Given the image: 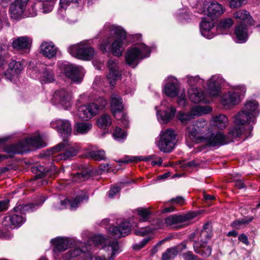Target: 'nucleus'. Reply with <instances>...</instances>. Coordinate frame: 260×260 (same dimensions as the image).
I'll return each instance as SVG.
<instances>
[{
	"mask_svg": "<svg viewBox=\"0 0 260 260\" xmlns=\"http://www.w3.org/2000/svg\"><path fill=\"white\" fill-rule=\"evenodd\" d=\"M100 34L106 36L101 45V50L104 52L111 51L116 56H121L124 49L122 41L126 37L124 30L119 26L107 24Z\"/></svg>",
	"mask_w": 260,
	"mask_h": 260,
	"instance_id": "obj_1",
	"label": "nucleus"
},
{
	"mask_svg": "<svg viewBox=\"0 0 260 260\" xmlns=\"http://www.w3.org/2000/svg\"><path fill=\"white\" fill-rule=\"evenodd\" d=\"M185 137L192 141L204 143L209 147L217 146L222 142L221 140H223V138L220 133H215L209 130L202 135L194 123L189 125L186 128Z\"/></svg>",
	"mask_w": 260,
	"mask_h": 260,
	"instance_id": "obj_2",
	"label": "nucleus"
},
{
	"mask_svg": "<svg viewBox=\"0 0 260 260\" xmlns=\"http://www.w3.org/2000/svg\"><path fill=\"white\" fill-rule=\"evenodd\" d=\"M68 51L73 56L84 60H91L95 54L94 48L83 42L70 46Z\"/></svg>",
	"mask_w": 260,
	"mask_h": 260,
	"instance_id": "obj_3",
	"label": "nucleus"
},
{
	"mask_svg": "<svg viewBox=\"0 0 260 260\" xmlns=\"http://www.w3.org/2000/svg\"><path fill=\"white\" fill-rule=\"evenodd\" d=\"M79 147L75 144L69 142L68 139H63L52 148V154L54 152H60V158L63 160L70 159L76 156L79 152Z\"/></svg>",
	"mask_w": 260,
	"mask_h": 260,
	"instance_id": "obj_4",
	"label": "nucleus"
},
{
	"mask_svg": "<svg viewBox=\"0 0 260 260\" xmlns=\"http://www.w3.org/2000/svg\"><path fill=\"white\" fill-rule=\"evenodd\" d=\"M46 145L40 135L26 138L17 143V154H24L29 152L30 148H40Z\"/></svg>",
	"mask_w": 260,
	"mask_h": 260,
	"instance_id": "obj_5",
	"label": "nucleus"
},
{
	"mask_svg": "<svg viewBox=\"0 0 260 260\" xmlns=\"http://www.w3.org/2000/svg\"><path fill=\"white\" fill-rule=\"evenodd\" d=\"M176 142V134L172 129H167L161 132L158 143L159 150L165 153L172 151Z\"/></svg>",
	"mask_w": 260,
	"mask_h": 260,
	"instance_id": "obj_6",
	"label": "nucleus"
},
{
	"mask_svg": "<svg viewBox=\"0 0 260 260\" xmlns=\"http://www.w3.org/2000/svg\"><path fill=\"white\" fill-rule=\"evenodd\" d=\"M150 53L149 48L145 44L141 46V48L134 47L129 50L125 56L126 63L133 68H135L137 64L138 61L144 57L147 56L145 54Z\"/></svg>",
	"mask_w": 260,
	"mask_h": 260,
	"instance_id": "obj_7",
	"label": "nucleus"
},
{
	"mask_svg": "<svg viewBox=\"0 0 260 260\" xmlns=\"http://www.w3.org/2000/svg\"><path fill=\"white\" fill-rule=\"evenodd\" d=\"M59 68L61 72L73 82L76 83L81 82L82 79L80 74L82 69L81 67L76 66L69 63H61L59 66Z\"/></svg>",
	"mask_w": 260,
	"mask_h": 260,
	"instance_id": "obj_8",
	"label": "nucleus"
},
{
	"mask_svg": "<svg viewBox=\"0 0 260 260\" xmlns=\"http://www.w3.org/2000/svg\"><path fill=\"white\" fill-rule=\"evenodd\" d=\"M251 113H248L245 110H242L235 116L234 122L236 125H240L244 127L245 129H247L248 136L253 129V126L250 124L251 122L253 124L255 123V117L252 116Z\"/></svg>",
	"mask_w": 260,
	"mask_h": 260,
	"instance_id": "obj_9",
	"label": "nucleus"
},
{
	"mask_svg": "<svg viewBox=\"0 0 260 260\" xmlns=\"http://www.w3.org/2000/svg\"><path fill=\"white\" fill-rule=\"evenodd\" d=\"M51 127L56 129L63 139H67L71 136L72 127L70 122L66 119H58L50 123Z\"/></svg>",
	"mask_w": 260,
	"mask_h": 260,
	"instance_id": "obj_10",
	"label": "nucleus"
},
{
	"mask_svg": "<svg viewBox=\"0 0 260 260\" xmlns=\"http://www.w3.org/2000/svg\"><path fill=\"white\" fill-rule=\"evenodd\" d=\"M211 109L209 108L197 106L192 110L191 113H184L179 112L177 114V117L183 124H186L194 118V116L201 115L203 113H207Z\"/></svg>",
	"mask_w": 260,
	"mask_h": 260,
	"instance_id": "obj_11",
	"label": "nucleus"
},
{
	"mask_svg": "<svg viewBox=\"0 0 260 260\" xmlns=\"http://www.w3.org/2000/svg\"><path fill=\"white\" fill-rule=\"evenodd\" d=\"M99 108L95 103L81 106L78 108L77 116L81 120L86 121L96 114Z\"/></svg>",
	"mask_w": 260,
	"mask_h": 260,
	"instance_id": "obj_12",
	"label": "nucleus"
},
{
	"mask_svg": "<svg viewBox=\"0 0 260 260\" xmlns=\"http://www.w3.org/2000/svg\"><path fill=\"white\" fill-rule=\"evenodd\" d=\"M71 95L70 92L64 89L56 90L53 96L52 102L54 104H59L65 109L71 105Z\"/></svg>",
	"mask_w": 260,
	"mask_h": 260,
	"instance_id": "obj_13",
	"label": "nucleus"
},
{
	"mask_svg": "<svg viewBox=\"0 0 260 260\" xmlns=\"http://www.w3.org/2000/svg\"><path fill=\"white\" fill-rule=\"evenodd\" d=\"M107 65L109 71L107 75V79L109 84L114 86L116 81L120 78L121 75L118 63L112 59H110L108 61Z\"/></svg>",
	"mask_w": 260,
	"mask_h": 260,
	"instance_id": "obj_14",
	"label": "nucleus"
},
{
	"mask_svg": "<svg viewBox=\"0 0 260 260\" xmlns=\"http://www.w3.org/2000/svg\"><path fill=\"white\" fill-rule=\"evenodd\" d=\"M133 226L129 222L124 221L118 225L110 226L109 232L112 235L117 238H121L128 235Z\"/></svg>",
	"mask_w": 260,
	"mask_h": 260,
	"instance_id": "obj_15",
	"label": "nucleus"
},
{
	"mask_svg": "<svg viewBox=\"0 0 260 260\" xmlns=\"http://www.w3.org/2000/svg\"><path fill=\"white\" fill-rule=\"evenodd\" d=\"M245 89L242 88L240 91L237 89L233 91H230L225 94L222 99V104L224 105H233L239 103L241 96L245 93Z\"/></svg>",
	"mask_w": 260,
	"mask_h": 260,
	"instance_id": "obj_16",
	"label": "nucleus"
},
{
	"mask_svg": "<svg viewBox=\"0 0 260 260\" xmlns=\"http://www.w3.org/2000/svg\"><path fill=\"white\" fill-rule=\"evenodd\" d=\"M244 129L245 134L246 135L247 132L246 131H247V129H245L244 127L240 125H236L234 127L230 130L226 136L220 132H215V133H220L223 137V140H221L222 142L218 144L217 146H221L233 141V139L239 137L242 135Z\"/></svg>",
	"mask_w": 260,
	"mask_h": 260,
	"instance_id": "obj_17",
	"label": "nucleus"
},
{
	"mask_svg": "<svg viewBox=\"0 0 260 260\" xmlns=\"http://www.w3.org/2000/svg\"><path fill=\"white\" fill-rule=\"evenodd\" d=\"M31 170L32 173L36 175L38 178L44 177H54L57 173L56 168L55 166L51 165L49 169L41 165H37L31 167Z\"/></svg>",
	"mask_w": 260,
	"mask_h": 260,
	"instance_id": "obj_18",
	"label": "nucleus"
},
{
	"mask_svg": "<svg viewBox=\"0 0 260 260\" xmlns=\"http://www.w3.org/2000/svg\"><path fill=\"white\" fill-rule=\"evenodd\" d=\"M212 235V227L210 223L207 222L203 226L202 230L198 236L197 240L194 241H200V242H207L211 239ZM195 237V233L190 235L189 239L193 241V238Z\"/></svg>",
	"mask_w": 260,
	"mask_h": 260,
	"instance_id": "obj_19",
	"label": "nucleus"
},
{
	"mask_svg": "<svg viewBox=\"0 0 260 260\" xmlns=\"http://www.w3.org/2000/svg\"><path fill=\"white\" fill-rule=\"evenodd\" d=\"M193 248L194 252L203 258L209 257L212 253V247L207 242L193 241Z\"/></svg>",
	"mask_w": 260,
	"mask_h": 260,
	"instance_id": "obj_20",
	"label": "nucleus"
},
{
	"mask_svg": "<svg viewBox=\"0 0 260 260\" xmlns=\"http://www.w3.org/2000/svg\"><path fill=\"white\" fill-rule=\"evenodd\" d=\"M193 213H188L184 215L174 214L168 216L165 219V222L168 226L184 223L194 217Z\"/></svg>",
	"mask_w": 260,
	"mask_h": 260,
	"instance_id": "obj_21",
	"label": "nucleus"
},
{
	"mask_svg": "<svg viewBox=\"0 0 260 260\" xmlns=\"http://www.w3.org/2000/svg\"><path fill=\"white\" fill-rule=\"evenodd\" d=\"M31 44V39L27 36L17 37V55L28 54Z\"/></svg>",
	"mask_w": 260,
	"mask_h": 260,
	"instance_id": "obj_22",
	"label": "nucleus"
},
{
	"mask_svg": "<svg viewBox=\"0 0 260 260\" xmlns=\"http://www.w3.org/2000/svg\"><path fill=\"white\" fill-rule=\"evenodd\" d=\"M111 110L113 116L117 118V114H121L124 107L122 98L118 94H112L111 96Z\"/></svg>",
	"mask_w": 260,
	"mask_h": 260,
	"instance_id": "obj_23",
	"label": "nucleus"
},
{
	"mask_svg": "<svg viewBox=\"0 0 260 260\" xmlns=\"http://www.w3.org/2000/svg\"><path fill=\"white\" fill-rule=\"evenodd\" d=\"M88 198L89 197L87 193H82L76 196L73 200L65 199L62 201L60 204L61 206H64V208H67L66 206L69 205L71 209H76L84 201L87 202Z\"/></svg>",
	"mask_w": 260,
	"mask_h": 260,
	"instance_id": "obj_24",
	"label": "nucleus"
},
{
	"mask_svg": "<svg viewBox=\"0 0 260 260\" xmlns=\"http://www.w3.org/2000/svg\"><path fill=\"white\" fill-rule=\"evenodd\" d=\"M46 200V197L44 196L37 197L35 199L36 203H29L27 204H20L17 206V212L18 211L21 214H25L26 212L32 211L36 209V206L42 205Z\"/></svg>",
	"mask_w": 260,
	"mask_h": 260,
	"instance_id": "obj_25",
	"label": "nucleus"
},
{
	"mask_svg": "<svg viewBox=\"0 0 260 260\" xmlns=\"http://www.w3.org/2000/svg\"><path fill=\"white\" fill-rule=\"evenodd\" d=\"M234 17L240 24L246 23L247 25L254 24V20L249 12L244 9L236 11L233 14Z\"/></svg>",
	"mask_w": 260,
	"mask_h": 260,
	"instance_id": "obj_26",
	"label": "nucleus"
},
{
	"mask_svg": "<svg viewBox=\"0 0 260 260\" xmlns=\"http://www.w3.org/2000/svg\"><path fill=\"white\" fill-rule=\"evenodd\" d=\"M40 53L50 59L56 56L57 48L52 42H44L40 47Z\"/></svg>",
	"mask_w": 260,
	"mask_h": 260,
	"instance_id": "obj_27",
	"label": "nucleus"
},
{
	"mask_svg": "<svg viewBox=\"0 0 260 260\" xmlns=\"http://www.w3.org/2000/svg\"><path fill=\"white\" fill-rule=\"evenodd\" d=\"M29 0H17V20L19 19L36 16V11L33 13L26 11V6Z\"/></svg>",
	"mask_w": 260,
	"mask_h": 260,
	"instance_id": "obj_28",
	"label": "nucleus"
},
{
	"mask_svg": "<svg viewBox=\"0 0 260 260\" xmlns=\"http://www.w3.org/2000/svg\"><path fill=\"white\" fill-rule=\"evenodd\" d=\"M207 15L210 17H217L224 12L223 6L216 2H211L207 8Z\"/></svg>",
	"mask_w": 260,
	"mask_h": 260,
	"instance_id": "obj_29",
	"label": "nucleus"
},
{
	"mask_svg": "<svg viewBox=\"0 0 260 260\" xmlns=\"http://www.w3.org/2000/svg\"><path fill=\"white\" fill-rule=\"evenodd\" d=\"M176 109L171 107L167 110H160L157 112V115L158 120L162 123H167L174 116Z\"/></svg>",
	"mask_w": 260,
	"mask_h": 260,
	"instance_id": "obj_30",
	"label": "nucleus"
},
{
	"mask_svg": "<svg viewBox=\"0 0 260 260\" xmlns=\"http://www.w3.org/2000/svg\"><path fill=\"white\" fill-rule=\"evenodd\" d=\"M188 96L190 100L194 103H199L204 101L205 99L204 91L195 87H191L188 89Z\"/></svg>",
	"mask_w": 260,
	"mask_h": 260,
	"instance_id": "obj_31",
	"label": "nucleus"
},
{
	"mask_svg": "<svg viewBox=\"0 0 260 260\" xmlns=\"http://www.w3.org/2000/svg\"><path fill=\"white\" fill-rule=\"evenodd\" d=\"M51 243L54 247V251L57 253L66 250L69 242L66 239L56 238L51 240Z\"/></svg>",
	"mask_w": 260,
	"mask_h": 260,
	"instance_id": "obj_32",
	"label": "nucleus"
},
{
	"mask_svg": "<svg viewBox=\"0 0 260 260\" xmlns=\"http://www.w3.org/2000/svg\"><path fill=\"white\" fill-rule=\"evenodd\" d=\"M235 34L241 43L245 42L247 38V25L246 24H238L235 27Z\"/></svg>",
	"mask_w": 260,
	"mask_h": 260,
	"instance_id": "obj_33",
	"label": "nucleus"
},
{
	"mask_svg": "<svg viewBox=\"0 0 260 260\" xmlns=\"http://www.w3.org/2000/svg\"><path fill=\"white\" fill-rule=\"evenodd\" d=\"M212 122L214 126L220 129H223L226 126L228 119L224 115L220 114L213 117Z\"/></svg>",
	"mask_w": 260,
	"mask_h": 260,
	"instance_id": "obj_34",
	"label": "nucleus"
},
{
	"mask_svg": "<svg viewBox=\"0 0 260 260\" xmlns=\"http://www.w3.org/2000/svg\"><path fill=\"white\" fill-rule=\"evenodd\" d=\"M208 87V92L210 96L214 97L219 95L220 85L218 83L215 81L214 76L210 79Z\"/></svg>",
	"mask_w": 260,
	"mask_h": 260,
	"instance_id": "obj_35",
	"label": "nucleus"
},
{
	"mask_svg": "<svg viewBox=\"0 0 260 260\" xmlns=\"http://www.w3.org/2000/svg\"><path fill=\"white\" fill-rule=\"evenodd\" d=\"M92 127V124L89 122H78L74 126L75 134H85L87 133Z\"/></svg>",
	"mask_w": 260,
	"mask_h": 260,
	"instance_id": "obj_36",
	"label": "nucleus"
},
{
	"mask_svg": "<svg viewBox=\"0 0 260 260\" xmlns=\"http://www.w3.org/2000/svg\"><path fill=\"white\" fill-rule=\"evenodd\" d=\"M91 170L86 169L73 175V180L75 182L84 181L87 180L92 175Z\"/></svg>",
	"mask_w": 260,
	"mask_h": 260,
	"instance_id": "obj_37",
	"label": "nucleus"
},
{
	"mask_svg": "<svg viewBox=\"0 0 260 260\" xmlns=\"http://www.w3.org/2000/svg\"><path fill=\"white\" fill-rule=\"evenodd\" d=\"M244 110L256 117L259 113L258 104L254 101H249L245 105Z\"/></svg>",
	"mask_w": 260,
	"mask_h": 260,
	"instance_id": "obj_38",
	"label": "nucleus"
},
{
	"mask_svg": "<svg viewBox=\"0 0 260 260\" xmlns=\"http://www.w3.org/2000/svg\"><path fill=\"white\" fill-rule=\"evenodd\" d=\"M55 80V76L51 70L45 69L41 76L40 81L42 84L52 82Z\"/></svg>",
	"mask_w": 260,
	"mask_h": 260,
	"instance_id": "obj_39",
	"label": "nucleus"
},
{
	"mask_svg": "<svg viewBox=\"0 0 260 260\" xmlns=\"http://www.w3.org/2000/svg\"><path fill=\"white\" fill-rule=\"evenodd\" d=\"M156 155L152 154L148 156H130L126 157L125 159L122 161V162L128 163V162H136L140 161H148L151 159H157Z\"/></svg>",
	"mask_w": 260,
	"mask_h": 260,
	"instance_id": "obj_40",
	"label": "nucleus"
},
{
	"mask_svg": "<svg viewBox=\"0 0 260 260\" xmlns=\"http://www.w3.org/2000/svg\"><path fill=\"white\" fill-rule=\"evenodd\" d=\"M194 124L202 135H204V133L208 132L209 130L213 132L211 127H208L207 121L203 119H198Z\"/></svg>",
	"mask_w": 260,
	"mask_h": 260,
	"instance_id": "obj_41",
	"label": "nucleus"
},
{
	"mask_svg": "<svg viewBox=\"0 0 260 260\" xmlns=\"http://www.w3.org/2000/svg\"><path fill=\"white\" fill-rule=\"evenodd\" d=\"M164 91L169 96L174 97L178 94V87L174 82H170L166 84Z\"/></svg>",
	"mask_w": 260,
	"mask_h": 260,
	"instance_id": "obj_42",
	"label": "nucleus"
},
{
	"mask_svg": "<svg viewBox=\"0 0 260 260\" xmlns=\"http://www.w3.org/2000/svg\"><path fill=\"white\" fill-rule=\"evenodd\" d=\"M16 61L15 60H12V61L9 64L8 69L6 71L5 75L7 79L12 81L16 75Z\"/></svg>",
	"mask_w": 260,
	"mask_h": 260,
	"instance_id": "obj_43",
	"label": "nucleus"
},
{
	"mask_svg": "<svg viewBox=\"0 0 260 260\" xmlns=\"http://www.w3.org/2000/svg\"><path fill=\"white\" fill-rule=\"evenodd\" d=\"M112 123L111 117L108 114H104L102 115L97 120V124L100 128H106L110 126Z\"/></svg>",
	"mask_w": 260,
	"mask_h": 260,
	"instance_id": "obj_44",
	"label": "nucleus"
},
{
	"mask_svg": "<svg viewBox=\"0 0 260 260\" xmlns=\"http://www.w3.org/2000/svg\"><path fill=\"white\" fill-rule=\"evenodd\" d=\"M3 225L11 229H15L16 228V214H13L6 216L3 221Z\"/></svg>",
	"mask_w": 260,
	"mask_h": 260,
	"instance_id": "obj_45",
	"label": "nucleus"
},
{
	"mask_svg": "<svg viewBox=\"0 0 260 260\" xmlns=\"http://www.w3.org/2000/svg\"><path fill=\"white\" fill-rule=\"evenodd\" d=\"M178 253L177 249L175 247L168 248L162 253V260H170L174 258L177 255Z\"/></svg>",
	"mask_w": 260,
	"mask_h": 260,
	"instance_id": "obj_46",
	"label": "nucleus"
},
{
	"mask_svg": "<svg viewBox=\"0 0 260 260\" xmlns=\"http://www.w3.org/2000/svg\"><path fill=\"white\" fill-rule=\"evenodd\" d=\"M4 150L7 152V155L0 154V161L8 157H13L16 153V146L15 145H8L5 147Z\"/></svg>",
	"mask_w": 260,
	"mask_h": 260,
	"instance_id": "obj_47",
	"label": "nucleus"
},
{
	"mask_svg": "<svg viewBox=\"0 0 260 260\" xmlns=\"http://www.w3.org/2000/svg\"><path fill=\"white\" fill-rule=\"evenodd\" d=\"M214 27L213 22L203 19L200 24L201 31L203 36H206V33L209 32Z\"/></svg>",
	"mask_w": 260,
	"mask_h": 260,
	"instance_id": "obj_48",
	"label": "nucleus"
},
{
	"mask_svg": "<svg viewBox=\"0 0 260 260\" xmlns=\"http://www.w3.org/2000/svg\"><path fill=\"white\" fill-rule=\"evenodd\" d=\"M88 155L96 161L104 160L106 158L105 152L104 150H92L88 153Z\"/></svg>",
	"mask_w": 260,
	"mask_h": 260,
	"instance_id": "obj_49",
	"label": "nucleus"
},
{
	"mask_svg": "<svg viewBox=\"0 0 260 260\" xmlns=\"http://www.w3.org/2000/svg\"><path fill=\"white\" fill-rule=\"evenodd\" d=\"M253 217H250L249 219L243 218L241 220H236L233 222L231 225L234 228L240 229L248 224L253 220Z\"/></svg>",
	"mask_w": 260,
	"mask_h": 260,
	"instance_id": "obj_50",
	"label": "nucleus"
},
{
	"mask_svg": "<svg viewBox=\"0 0 260 260\" xmlns=\"http://www.w3.org/2000/svg\"><path fill=\"white\" fill-rule=\"evenodd\" d=\"M82 253L83 251L79 248L71 249L65 254L63 257L64 260H72Z\"/></svg>",
	"mask_w": 260,
	"mask_h": 260,
	"instance_id": "obj_51",
	"label": "nucleus"
},
{
	"mask_svg": "<svg viewBox=\"0 0 260 260\" xmlns=\"http://www.w3.org/2000/svg\"><path fill=\"white\" fill-rule=\"evenodd\" d=\"M138 215L140 217V221L142 222L148 221L151 214L147 209L140 208L137 210Z\"/></svg>",
	"mask_w": 260,
	"mask_h": 260,
	"instance_id": "obj_52",
	"label": "nucleus"
},
{
	"mask_svg": "<svg viewBox=\"0 0 260 260\" xmlns=\"http://www.w3.org/2000/svg\"><path fill=\"white\" fill-rule=\"evenodd\" d=\"M233 24V21L231 18H225L220 20L217 25L218 29H226L230 28Z\"/></svg>",
	"mask_w": 260,
	"mask_h": 260,
	"instance_id": "obj_53",
	"label": "nucleus"
},
{
	"mask_svg": "<svg viewBox=\"0 0 260 260\" xmlns=\"http://www.w3.org/2000/svg\"><path fill=\"white\" fill-rule=\"evenodd\" d=\"M113 136L115 139L120 141L124 139L126 137V135L120 127H116L113 133Z\"/></svg>",
	"mask_w": 260,
	"mask_h": 260,
	"instance_id": "obj_54",
	"label": "nucleus"
},
{
	"mask_svg": "<svg viewBox=\"0 0 260 260\" xmlns=\"http://www.w3.org/2000/svg\"><path fill=\"white\" fill-rule=\"evenodd\" d=\"M187 78L188 79L187 83L190 86V88L203 82L199 76H191L188 75Z\"/></svg>",
	"mask_w": 260,
	"mask_h": 260,
	"instance_id": "obj_55",
	"label": "nucleus"
},
{
	"mask_svg": "<svg viewBox=\"0 0 260 260\" xmlns=\"http://www.w3.org/2000/svg\"><path fill=\"white\" fill-rule=\"evenodd\" d=\"M6 48L5 45L0 44V67L5 63L6 58L10 56L8 53L4 52Z\"/></svg>",
	"mask_w": 260,
	"mask_h": 260,
	"instance_id": "obj_56",
	"label": "nucleus"
},
{
	"mask_svg": "<svg viewBox=\"0 0 260 260\" xmlns=\"http://www.w3.org/2000/svg\"><path fill=\"white\" fill-rule=\"evenodd\" d=\"M182 256L184 260H204L203 258H199L197 255L193 254L191 251L182 253Z\"/></svg>",
	"mask_w": 260,
	"mask_h": 260,
	"instance_id": "obj_57",
	"label": "nucleus"
},
{
	"mask_svg": "<svg viewBox=\"0 0 260 260\" xmlns=\"http://www.w3.org/2000/svg\"><path fill=\"white\" fill-rule=\"evenodd\" d=\"M9 14L10 17L14 20H16V0H15L10 6Z\"/></svg>",
	"mask_w": 260,
	"mask_h": 260,
	"instance_id": "obj_58",
	"label": "nucleus"
},
{
	"mask_svg": "<svg viewBox=\"0 0 260 260\" xmlns=\"http://www.w3.org/2000/svg\"><path fill=\"white\" fill-rule=\"evenodd\" d=\"M156 229V228H149L147 227L146 229H142L141 230H135V234L136 235L144 236L149 233L152 232L154 230Z\"/></svg>",
	"mask_w": 260,
	"mask_h": 260,
	"instance_id": "obj_59",
	"label": "nucleus"
},
{
	"mask_svg": "<svg viewBox=\"0 0 260 260\" xmlns=\"http://www.w3.org/2000/svg\"><path fill=\"white\" fill-rule=\"evenodd\" d=\"M246 0H231L230 6L231 8L240 7L246 4Z\"/></svg>",
	"mask_w": 260,
	"mask_h": 260,
	"instance_id": "obj_60",
	"label": "nucleus"
},
{
	"mask_svg": "<svg viewBox=\"0 0 260 260\" xmlns=\"http://www.w3.org/2000/svg\"><path fill=\"white\" fill-rule=\"evenodd\" d=\"M109 246L111 247L112 251L110 258L113 259L116 253L118 251L119 248L118 243L117 241H113L110 243Z\"/></svg>",
	"mask_w": 260,
	"mask_h": 260,
	"instance_id": "obj_61",
	"label": "nucleus"
},
{
	"mask_svg": "<svg viewBox=\"0 0 260 260\" xmlns=\"http://www.w3.org/2000/svg\"><path fill=\"white\" fill-rule=\"evenodd\" d=\"M92 241L95 245L98 246L105 242V238L102 235H95L92 238Z\"/></svg>",
	"mask_w": 260,
	"mask_h": 260,
	"instance_id": "obj_62",
	"label": "nucleus"
},
{
	"mask_svg": "<svg viewBox=\"0 0 260 260\" xmlns=\"http://www.w3.org/2000/svg\"><path fill=\"white\" fill-rule=\"evenodd\" d=\"M150 240V238H145L139 243L134 245L133 248L136 250H139L143 248Z\"/></svg>",
	"mask_w": 260,
	"mask_h": 260,
	"instance_id": "obj_63",
	"label": "nucleus"
},
{
	"mask_svg": "<svg viewBox=\"0 0 260 260\" xmlns=\"http://www.w3.org/2000/svg\"><path fill=\"white\" fill-rule=\"evenodd\" d=\"M117 119L120 120L122 124L125 126H127L128 124V120L127 118V116L126 115L124 114L122 112H121V114H117Z\"/></svg>",
	"mask_w": 260,
	"mask_h": 260,
	"instance_id": "obj_64",
	"label": "nucleus"
}]
</instances>
